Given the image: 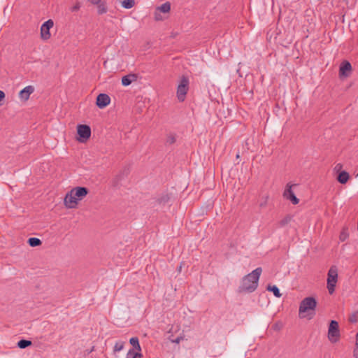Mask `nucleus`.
<instances>
[{
	"label": "nucleus",
	"mask_w": 358,
	"mask_h": 358,
	"mask_svg": "<svg viewBox=\"0 0 358 358\" xmlns=\"http://www.w3.org/2000/svg\"><path fill=\"white\" fill-rule=\"evenodd\" d=\"M262 272V268L257 267L251 273L244 275L241 279L238 292L239 293H252L255 292L258 287V282Z\"/></svg>",
	"instance_id": "1"
},
{
	"label": "nucleus",
	"mask_w": 358,
	"mask_h": 358,
	"mask_svg": "<svg viewBox=\"0 0 358 358\" xmlns=\"http://www.w3.org/2000/svg\"><path fill=\"white\" fill-rule=\"evenodd\" d=\"M317 301L313 296L304 298L300 303L299 307V317L311 320L315 315Z\"/></svg>",
	"instance_id": "2"
},
{
	"label": "nucleus",
	"mask_w": 358,
	"mask_h": 358,
	"mask_svg": "<svg viewBox=\"0 0 358 358\" xmlns=\"http://www.w3.org/2000/svg\"><path fill=\"white\" fill-rule=\"evenodd\" d=\"M189 80L187 76H182L177 87L176 95L179 101H185L186 94L189 90Z\"/></svg>",
	"instance_id": "3"
},
{
	"label": "nucleus",
	"mask_w": 358,
	"mask_h": 358,
	"mask_svg": "<svg viewBox=\"0 0 358 358\" xmlns=\"http://www.w3.org/2000/svg\"><path fill=\"white\" fill-rule=\"evenodd\" d=\"M338 280V269L336 266H332L327 273V285L329 293L332 294L335 291V287Z\"/></svg>",
	"instance_id": "4"
},
{
	"label": "nucleus",
	"mask_w": 358,
	"mask_h": 358,
	"mask_svg": "<svg viewBox=\"0 0 358 358\" xmlns=\"http://www.w3.org/2000/svg\"><path fill=\"white\" fill-rule=\"evenodd\" d=\"M340 337V331L338 322L331 320L328 329V338L331 343L338 341Z\"/></svg>",
	"instance_id": "5"
},
{
	"label": "nucleus",
	"mask_w": 358,
	"mask_h": 358,
	"mask_svg": "<svg viewBox=\"0 0 358 358\" xmlns=\"http://www.w3.org/2000/svg\"><path fill=\"white\" fill-rule=\"evenodd\" d=\"M91 128L87 124H78L77 134L78 137L77 140L80 143L86 142L91 136Z\"/></svg>",
	"instance_id": "6"
},
{
	"label": "nucleus",
	"mask_w": 358,
	"mask_h": 358,
	"mask_svg": "<svg viewBox=\"0 0 358 358\" xmlns=\"http://www.w3.org/2000/svg\"><path fill=\"white\" fill-rule=\"evenodd\" d=\"M295 185L287 183L283 192V197L287 200H289L293 204H298L299 199L296 196L292 188Z\"/></svg>",
	"instance_id": "7"
},
{
	"label": "nucleus",
	"mask_w": 358,
	"mask_h": 358,
	"mask_svg": "<svg viewBox=\"0 0 358 358\" xmlns=\"http://www.w3.org/2000/svg\"><path fill=\"white\" fill-rule=\"evenodd\" d=\"M54 22L50 19L45 21L41 27V36L43 40H48L50 38V29L53 27Z\"/></svg>",
	"instance_id": "8"
},
{
	"label": "nucleus",
	"mask_w": 358,
	"mask_h": 358,
	"mask_svg": "<svg viewBox=\"0 0 358 358\" xmlns=\"http://www.w3.org/2000/svg\"><path fill=\"white\" fill-rule=\"evenodd\" d=\"M110 98L106 94L101 93L96 97V104L99 108H104L110 104Z\"/></svg>",
	"instance_id": "9"
},
{
	"label": "nucleus",
	"mask_w": 358,
	"mask_h": 358,
	"mask_svg": "<svg viewBox=\"0 0 358 358\" xmlns=\"http://www.w3.org/2000/svg\"><path fill=\"white\" fill-rule=\"evenodd\" d=\"M64 203L65 206L68 208H74L76 207L78 201L71 190L66 194Z\"/></svg>",
	"instance_id": "10"
},
{
	"label": "nucleus",
	"mask_w": 358,
	"mask_h": 358,
	"mask_svg": "<svg viewBox=\"0 0 358 358\" xmlns=\"http://www.w3.org/2000/svg\"><path fill=\"white\" fill-rule=\"evenodd\" d=\"M77 201L82 200L88 194V189L85 187H76L71 189Z\"/></svg>",
	"instance_id": "11"
},
{
	"label": "nucleus",
	"mask_w": 358,
	"mask_h": 358,
	"mask_svg": "<svg viewBox=\"0 0 358 358\" xmlns=\"http://www.w3.org/2000/svg\"><path fill=\"white\" fill-rule=\"evenodd\" d=\"M34 91V87L31 85H29L25 87L20 92L19 96L21 99L27 101L29 99L30 94H32Z\"/></svg>",
	"instance_id": "12"
},
{
	"label": "nucleus",
	"mask_w": 358,
	"mask_h": 358,
	"mask_svg": "<svg viewBox=\"0 0 358 358\" xmlns=\"http://www.w3.org/2000/svg\"><path fill=\"white\" fill-rule=\"evenodd\" d=\"M136 79V76L135 74L126 75L122 78V85L125 87L129 86Z\"/></svg>",
	"instance_id": "13"
},
{
	"label": "nucleus",
	"mask_w": 358,
	"mask_h": 358,
	"mask_svg": "<svg viewBox=\"0 0 358 358\" xmlns=\"http://www.w3.org/2000/svg\"><path fill=\"white\" fill-rule=\"evenodd\" d=\"M349 178V173L345 171H342L338 173L336 179L341 184H345L348 181Z\"/></svg>",
	"instance_id": "14"
},
{
	"label": "nucleus",
	"mask_w": 358,
	"mask_h": 358,
	"mask_svg": "<svg viewBox=\"0 0 358 358\" xmlns=\"http://www.w3.org/2000/svg\"><path fill=\"white\" fill-rule=\"evenodd\" d=\"M128 174V170L127 169H124L122 173H120V174H118L115 178L114 179V181H113V185L115 187H118L119 185H120V181L121 180H122L124 177H126Z\"/></svg>",
	"instance_id": "15"
},
{
	"label": "nucleus",
	"mask_w": 358,
	"mask_h": 358,
	"mask_svg": "<svg viewBox=\"0 0 358 358\" xmlns=\"http://www.w3.org/2000/svg\"><path fill=\"white\" fill-rule=\"evenodd\" d=\"M130 344L133 346L132 349H134L135 351H141V347L139 344V340L137 337H132L129 340Z\"/></svg>",
	"instance_id": "16"
},
{
	"label": "nucleus",
	"mask_w": 358,
	"mask_h": 358,
	"mask_svg": "<svg viewBox=\"0 0 358 358\" xmlns=\"http://www.w3.org/2000/svg\"><path fill=\"white\" fill-rule=\"evenodd\" d=\"M119 1L122 7L126 9L131 8L135 4L134 0H119Z\"/></svg>",
	"instance_id": "17"
},
{
	"label": "nucleus",
	"mask_w": 358,
	"mask_h": 358,
	"mask_svg": "<svg viewBox=\"0 0 358 358\" xmlns=\"http://www.w3.org/2000/svg\"><path fill=\"white\" fill-rule=\"evenodd\" d=\"M126 358H142V354L134 349H130L127 353Z\"/></svg>",
	"instance_id": "18"
},
{
	"label": "nucleus",
	"mask_w": 358,
	"mask_h": 358,
	"mask_svg": "<svg viewBox=\"0 0 358 358\" xmlns=\"http://www.w3.org/2000/svg\"><path fill=\"white\" fill-rule=\"evenodd\" d=\"M267 290L272 292L273 293V295L277 298H280L282 296V294L280 292V289H278V287L276 285H269L267 287Z\"/></svg>",
	"instance_id": "19"
},
{
	"label": "nucleus",
	"mask_w": 358,
	"mask_h": 358,
	"mask_svg": "<svg viewBox=\"0 0 358 358\" xmlns=\"http://www.w3.org/2000/svg\"><path fill=\"white\" fill-rule=\"evenodd\" d=\"M32 343L29 340L21 339L17 343V346L20 349H24L30 345H31Z\"/></svg>",
	"instance_id": "20"
},
{
	"label": "nucleus",
	"mask_w": 358,
	"mask_h": 358,
	"mask_svg": "<svg viewBox=\"0 0 358 358\" xmlns=\"http://www.w3.org/2000/svg\"><path fill=\"white\" fill-rule=\"evenodd\" d=\"M352 69V66L349 62H344L341 64L340 67V73L345 74L346 71H350Z\"/></svg>",
	"instance_id": "21"
},
{
	"label": "nucleus",
	"mask_w": 358,
	"mask_h": 358,
	"mask_svg": "<svg viewBox=\"0 0 358 358\" xmlns=\"http://www.w3.org/2000/svg\"><path fill=\"white\" fill-rule=\"evenodd\" d=\"M27 243L31 247H37L41 245L42 243L41 241L36 237L29 238Z\"/></svg>",
	"instance_id": "22"
},
{
	"label": "nucleus",
	"mask_w": 358,
	"mask_h": 358,
	"mask_svg": "<svg viewBox=\"0 0 358 358\" xmlns=\"http://www.w3.org/2000/svg\"><path fill=\"white\" fill-rule=\"evenodd\" d=\"M171 10V4L169 2H165L163 4H162L160 6L157 8V10H159L160 12L166 13H169Z\"/></svg>",
	"instance_id": "23"
},
{
	"label": "nucleus",
	"mask_w": 358,
	"mask_h": 358,
	"mask_svg": "<svg viewBox=\"0 0 358 358\" xmlns=\"http://www.w3.org/2000/svg\"><path fill=\"white\" fill-rule=\"evenodd\" d=\"M292 220V216L290 215H287L285 216L282 220H281L279 222V225L280 227H285V225H287V224H289L290 222Z\"/></svg>",
	"instance_id": "24"
},
{
	"label": "nucleus",
	"mask_w": 358,
	"mask_h": 358,
	"mask_svg": "<svg viewBox=\"0 0 358 358\" xmlns=\"http://www.w3.org/2000/svg\"><path fill=\"white\" fill-rule=\"evenodd\" d=\"M124 342L118 341L116 342L114 346V352H120L124 348Z\"/></svg>",
	"instance_id": "25"
},
{
	"label": "nucleus",
	"mask_w": 358,
	"mask_h": 358,
	"mask_svg": "<svg viewBox=\"0 0 358 358\" xmlns=\"http://www.w3.org/2000/svg\"><path fill=\"white\" fill-rule=\"evenodd\" d=\"M349 321L351 323H356L358 322V310L352 313L349 317Z\"/></svg>",
	"instance_id": "26"
},
{
	"label": "nucleus",
	"mask_w": 358,
	"mask_h": 358,
	"mask_svg": "<svg viewBox=\"0 0 358 358\" xmlns=\"http://www.w3.org/2000/svg\"><path fill=\"white\" fill-rule=\"evenodd\" d=\"M97 12L99 15L104 14L107 12V8L103 3H100L97 7Z\"/></svg>",
	"instance_id": "27"
},
{
	"label": "nucleus",
	"mask_w": 358,
	"mask_h": 358,
	"mask_svg": "<svg viewBox=\"0 0 358 358\" xmlns=\"http://www.w3.org/2000/svg\"><path fill=\"white\" fill-rule=\"evenodd\" d=\"M176 142V137L173 134H170L167 136L166 143L171 145Z\"/></svg>",
	"instance_id": "28"
},
{
	"label": "nucleus",
	"mask_w": 358,
	"mask_h": 358,
	"mask_svg": "<svg viewBox=\"0 0 358 358\" xmlns=\"http://www.w3.org/2000/svg\"><path fill=\"white\" fill-rule=\"evenodd\" d=\"M81 7V4L80 2H76V4L71 8L72 12H76Z\"/></svg>",
	"instance_id": "29"
},
{
	"label": "nucleus",
	"mask_w": 358,
	"mask_h": 358,
	"mask_svg": "<svg viewBox=\"0 0 358 358\" xmlns=\"http://www.w3.org/2000/svg\"><path fill=\"white\" fill-rule=\"evenodd\" d=\"M5 98V93L0 90V106L3 105V102L2 101Z\"/></svg>",
	"instance_id": "30"
},
{
	"label": "nucleus",
	"mask_w": 358,
	"mask_h": 358,
	"mask_svg": "<svg viewBox=\"0 0 358 358\" xmlns=\"http://www.w3.org/2000/svg\"><path fill=\"white\" fill-rule=\"evenodd\" d=\"M342 167L343 166L341 164H337L334 167V171L338 172L342 169Z\"/></svg>",
	"instance_id": "31"
},
{
	"label": "nucleus",
	"mask_w": 358,
	"mask_h": 358,
	"mask_svg": "<svg viewBox=\"0 0 358 358\" xmlns=\"http://www.w3.org/2000/svg\"><path fill=\"white\" fill-rule=\"evenodd\" d=\"M155 19L157 21L162 20V17H161L160 14L157 13V12L155 14Z\"/></svg>",
	"instance_id": "32"
},
{
	"label": "nucleus",
	"mask_w": 358,
	"mask_h": 358,
	"mask_svg": "<svg viewBox=\"0 0 358 358\" xmlns=\"http://www.w3.org/2000/svg\"><path fill=\"white\" fill-rule=\"evenodd\" d=\"M353 356L358 358V348H355L353 350Z\"/></svg>",
	"instance_id": "33"
},
{
	"label": "nucleus",
	"mask_w": 358,
	"mask_h": 358,
	"mask_svg": "<svg viewBox=\"0 0 358 358\" xmlns=\"http://www.w3.org/2000/svg\"><path fill=\"white\" fill-rule=\"evenodd\" d=\"M181 341V338L180 337H178L176 338L175 340L173 341V343H179Z\"/></svg>",
	"instance_id": "34"
},
{
	"label": "nucleus",
	"mask_w": 358,
	"mask_h": 358,
	"mask_svg": "<svg viewBox=\"0 0 358 358\" xmlns=\"http://www.w3.org/2000/svg\"><path fill=\"white\" fill-rule=\"evenodd\" d=\"M101 0H91L93 4H99Z\"/></svg>",
	"instance_id": "35"
},
{
	"label": "nucleus",
	"mask_w": 358,
	"mask_h": 358,
	"mask_svg": "<svg viewBox=\"0 0 358 358\" xmlns=\"http://www.w3.org/2000/svg\"><path fill=\"white\" fill-rule=\"evenodd\" d=\"M267 199H268V196H266V200H265L264 202H262V203H260V206L261 207H263V206H264L266 205Z\"/></svg>",
	"instance_id": "36"
},
{
	"label": "nucleus",
	"mask_w": 358,
	"mask_h": 358,
	"mask_svg": "<svg viewBox=\"0 0 358 358\" xmlns=\"http://www.w3.org/2000/svg\"><path fill=\"white\" fill-rule=\"evenodd\" d=\"M356 348H358V337L356 336Z\"/></svg>",
	"instance_id": "37"
},
{
	"label": "nucleus",
	"mask_w": 358,
	"mask_h": 358,
	"mask_svg": "<svg viewBox=\"0 0 358 358\" xmlns=\"http://www.w3.org/2000/svg\"><path fill=\"white\" fill-rule=\"evenodd\" d=\"M239 157V154H237L236 155V158H238Z\"/></svg>",
	"instance_id": "38"
},
{
	"label": "nucleus",
	"mask_w": 358,
	"mask_h": 358,
	"mask_svg": "<svg viewBox=\"0 0 358 358\" xmlns=\"http://www.w3.org/2000/svg\"><path fill=\"white\" fill-rule=\"evenodd\" d=\"M357 337H358V332L357 333Z\"/></svg>",
	"instance_id": "39"
},
{
	"label": "nucleus",
	"mask_w": 358,
	"mask_h": 358,
	"mask_svg": "<svg viewBox=\"0 0 358 358\" xmlns=\"http://www.w3.org/2000/svg\"><path fill=\"white\" fill-rule=\"evenodd\" d=\"M357 176H358V173H357Z\"/></svg>",
	"instance_id": "40"
}]
</instances>
